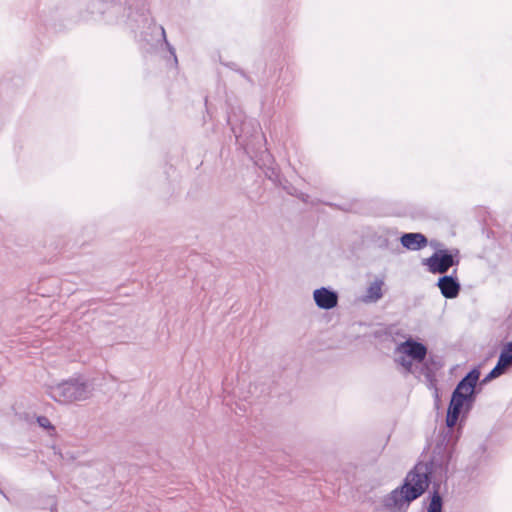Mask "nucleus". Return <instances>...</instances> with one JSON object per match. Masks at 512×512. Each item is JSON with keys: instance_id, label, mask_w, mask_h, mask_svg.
<instances>
[{"instance_id": "3", "label": "nucleus", "mask_w": 512, "mask_h": 512, "mask_svg": "<svg viewBox=\"0 0 512 512\" xmlns=\"http://www.w3.org/2000/svg\"><path fill=\"white\" fill-rule=\"evenodd\" d=\"M458 434L454 428L445 429L439 434L437 443L433 448L431 460L426 463L429 467V478L432 473L446 474L452 459L455 446L458 441Z\"/></svg>"}, {"instance_id": "4", "label": "nucleus", "mask_w": 512, "mask_h": 512, "mask_svg": "<svg viewBox=\"0 0 512 512\" xmlns=\"http://www.w3.org/2000/svg\"><path fill=\"white\" fill-rule=\"evenodd\" d=\"M459 251L457 249H438L430 257L423 259L422 264L427 266L432 274L445 275L449 269L459 264Z\"/></svg>"}, {"instance_id": "12", "label": "nucleus", "mask_w": 512, "mask_h": 512, "mask_svg": "<svg viewBox=\"0 0 512 512\" xmlns=\"http://www.w3.org/2000/svg\"><path fill=\"white\" fill-rule=\"evenodd\" d=\"M442 509L443 499L438 491V488H435L434 491L429 496L427 512H442Z\"/></svg>"}, {"instance_id": "10", "label": "nucleus", "mask_w": 512, "mask_h": 512, "mask_svg": "<svg viewBox=\"0 0 512 512\" xmlns=\"http://www.w3.org/2000/svg\"><path fill=\"white\" fill-rule=\"evenodd\" d=\"M480 377V370L478 368H473L469 371L456 385L458 389L462 390H471L475 389L477 382Z\"/></svg>"}, {"instance_id": "11", "label": "nucleus", "mask_w": 512, "mask_h": 512, "mask_svg": "<svg viewBox=\"0 0 512 512\" xmlns=\"http://www.w3.org/2000/svg\"><path fill=\"white\" fill-rule=\"evenodd\" d=\"M384 285L383 280L376 279L367 288L364 300L366 302H376L382 297V286Z\"/></svg>"}, {"instance_id": "14", "label": "nucleus", "mask_w": 512, "mask_h": 512, "mask_svg": "<svg viewBox=\"0 0 512 512\" xmlns=\"http://www.w3.org/2000/svg\"><path fill=\"white\" fill-rule=\"evenodd\" d=\"M508 368H506L499 360L497 361L495 367L485 376V378L482 380V383H487L502 374H504L507 371Z\"/></svg>"}, {"instance_id": "13", "label": "nucleus", "mask_w": 512, "mask_h": 512, "mask_svg": "<svg viewBox=\"0 0 512 512\" xmlns=\"http://www.w3.org/2000/svg\"><path fill=\"white\" fill-rule=\"evenodd\" d=\"M498 360L506 367L512 365V341L507 343L500 352Z\"/></svg>"}, {"instance_id": "21", "label": "nucleus", "mask_w": 512, "mask_h": 512, "mask_svg": "<svg viewBox=\"0 0 512 512\" xmlns=\"http://www.w3.org/2000/svg\"><path fill=\"white\" fill-rule=\"evenodd\" d=\"M430 245H431L433 248H435V249H437V250H438V246L440 245V243H438V242H431V243H430Z\"/></svg>"}, {"instance_id": "19", "label": "nucleus", "mask_w": 512, "mask_h": 512, "mask_svg": "<svg viewBox=\"0 0 512 512\" xmlns=\"http://www.w3.org/2000/svg\"><path fill=\"white\" fill-rule=\"evenodd\" d=\"M397 362L403 366L407 372H411L412 371V361L407 359L406 357H401L399 359H397Z\"/></svg>"}, {"instance_id": "16", "label": "nucleus", "mask_w": 512, "mask_h": 512, "mask_svg": "<svg viewBox=\"0 0 512 512\" xmlns=\"http://www.w3.org/2000/svg\"><path fill=\"white\" fill-rule=\"evenodd\" d=\"M464 396L466 397V412H469L472 409L473 403L476 399V390H464Z\"/></svg>"}, {"instance_id": "7", "label": "nucleus", "mask_w": 512, "mask_h": 512, "mask_svg": "<svg viewBox=\"0 0 512 512\" xmlns=\"http://www.w3.org/2000/svg\"><path fill=\"white\" fill-rule=\"evenodd\" d=\"M316 305L323 310H330L338 304V293L326 287H321L313 292Z\"/></svg>"}, {"instance_id": "9", "label": "nucleus", "mask_w": 512, "mask_h": 512, "mask_svg": "<svg viewBox=\"0 0 512 512\" xmlns=\"http://www.w3.org/2000/svg\"><path fill=\"white\" fill-rule=\"evenodd\" d=\"M401 245L411 251H418L423 249L428 244L427 237L419 232L404 233L400 237Z\"/></svg>"}, {"instance_id": "20", "label": "nucleus", "mask_w": 512, "mask_h": 512, "mask_svg": "<svg viewBox=\"0 0 512 512\" xmlns=\"http://www.w3.org/2000/svg\"><path fill=\"white\" fill-rule=\"evenodd\" d=\"M298 197H299V199H301V201H303L304 203H308V202H309V195H308V194L301 193Z\"/></svg>"}, {"instance_id": "17", "label": "nucleus", "mask_w": 512, "mask_h": 512, "mask_svg": "<svg viewBox=\"0 0 512 512\" xmlns=\"http://www.w3.org/2000/svg\"><path fill=\"white\" fill-rule=\"evenodd\" d=\"M160 30H161V35H162V37H163V39H164V41H165V44H166V46H167V48H168V50H169L170 54L173 56L175 63H177V57H176V53H175V49H174V47H173V46H171V45L169 44V42L167 41V39H166V33H165V30H164V28H163L162 26H160Z\"/></svg>"}, {"instance_id": "5", "label": "nucleus", "mask_w": 512, "mask_h": 512, "mask_svg": "<svg viewBox=\"0 0 512 512\" xmlns=\"http://www.w3.org/2000/svg\"><path fill=\"white\" fill-rule=\"evenodd\" d=\"M464 410L466 412V397L464 396V390L458 389V387H455L454 391L451 395V400L447 409V415H446V426L448 428H454L457 424V421L459 419V416Z\"/></svg>"}, {"instance_id": "6", "label": "nucleus", "mask_w": 512, "mask_h": 512, "mask_svg": "<svg viewBox=\"0 0 512 512\" xmlns=\"http://www.w3.org/2000/svg\"><path fill=\"white\" fill-rule=\"evenodd\" d=\"M457 269H454L452 274L443 275L437 281V287L440 289L443 297L447 299L456 298L461 290L460 282L457 279Z\"/></svg>"}, {"instance_id": "8", "label": "nucleus", "mask_w": 512, "mask_h": 512, "mask_svg": "<svg viewBox=\"0 0 512 512\" xmlns=\"http://www.w3.org/2000/svg\"><path fill=\"white\" fill-rule=\"evenodd\" d=\"M397 350L400 352H403L411 359L422 363L427 355V347L413 339H408L404 342H402L398 347Z\"/></svg>"}, {"instance_id": "15", "label": "nucleus", "mask_w": 512, "mask_h": 512, "mask_svg": "<svg viewBox=\"0 0 512 512\" xmlns=\"http://www.w3.org/2000/svg\"><path fill=\"white\" fill-rule=\"evenodd\" d=\"M422 373L425 376L426 381L429 383V386H435V371L430 367L428 362L423 363Z\"/></svg>"}, {"instance_id": "2", "label": "nucleus", "mask_w": 512, "mask_h": 512, "mask_svg": "<svg viewBox=\"0 0 512 512\" xmlns=\"http://www.w3.org/2000/svg\"><path fill=\"white\" fill-rule=\"evenodd\" d=\"M92 391V384L85 377L79 375L50 386L48 395L56 402L70 404L89 399Z\"/></svg>"}, {"instance_id": "1", "label": "nucleus", "mask_w": 512, "mask_h": 512, "mask_svg": "<svg viewBox=\"0 0 512 512\" xmlns=\"http://www.w3.org/2000/svg\"><path fill=\"white\" fill-rule=\"evenodd\" d=\"M429 467L417 463L403 480V483L382 497L380 512H407L411 503L421 497L430 484Z\"/></svg>"}, {"instance_id": "18", "label": "nucleus", "mask_w": 512, "mask_h": 512, "mask_svg": "<svg viewBox=\"0 0 512 512\" xmlns=\"http://www.w3.org/2000/svg\"><path fill=\"white\" fill-rule=\"evenodd\" d=\"M37 422L39 426L45 428V429H53V425L51 424L50 420L45 416H39L37 418Z\"/></svg>"}]
</instances>
